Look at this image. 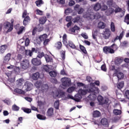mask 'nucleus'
Wrapping results in <instances>:
<instances>
[{
    "label": "nucleus",
    "instance_id": "f257e3e1",
    "mask_svg": "<svg viewBox=\"0 0 129 129\" xmlns=\"http://www.w3.org/2000/svg\"><path fill=\"white\" fill-rule=\"evenodd\" d=\"M118 49V46L115 43H113L111 46H104L103 48V51L105 54H114V53Z\"/></svg>",
    "mask_w": 129,
    "mask_h": 129
},
{
    "label": "nucleus",
    "instance_id": "f03ea898",
    "mask_svg": "<svg viewBox=\"0 0 129 129\" xmlns=\"http://www.w3.org/2000/svg\"><path fill=\"white\" fill-rule=\"evenodd\" d=\"M100 82L99 81H95L94 83H90V87L88 89V92H95V93H99V89L95 87V85L97 86H99Z\"/></svg>",
    "mask_w": 129,
    "mask_h": 129
},
{
    "label": "nucleus",
    "instance_id": "7ed1b4c3",
    "mask_svg": "<svg viewBox=\"0 0 129 129\" xmlns=\"http://www.w3.org/2000/svg\"><path fill=\"white\" fill-rule=\"evenodd\" d=\"M28 12H27V10H24L23 14H22V18L24 19L23 20V25L24 26H26L30 23V17L27 15Z\"/></svg>",
    "mask_w": 129,
    "mask_h": 129
},
{
    "label": "nucleus",
    "instance_id": "20e7f679",
    "mask_svg": "<svg viewBox=\"0 0 129 129\" xmlns=\"http://www.w3.org/2000/svg\"><path fill=\"white\" fill-rule=\"evenodd\" d=\"M62 86L64 87H69L71 85V79L68 78H62L61 79Z\"/></svg>",
    "mask_w": 129,
    "mask_h": 129
},
{
    "label": "nucleus",
    "instance_id": "39448f33",
    "mask_svg": "<svg viewBox=\"0 0 129 129\" xmlns=\"http://www.w3.org/2000/svg\"><path fill=\"white\" fill-rule=\"evenodd\" d=\"M20 65L22 69H23V70H26L29 68V66H30V62L28 59H24L20 63Z\"/></svg>",
    "mask_w": 129,
    "mask_h": 129
},
{
    "label": "nucleus",
    "instance_id": "423d86ee",
    "mask_svg": "<svg viewBox=\"0 0 129 129\" xmlns=\"http://www.w3.org/2000/svg\"><path fill=\"white\" fill-rule=\"evenodd\" d=\"M103 37L105 40L109 39V37L111 35V31L108 28H105L103 33H102Z\"/></svg>",
    "mask_w": 129,
    "mask_h": 129
},
{
    "label": "nucleus",
    "instance_id": "0eeeda50",
    "mask_svg": "<svg viewBox=\"0 0 129 129\" xmlns=\"http://www.w3.org/2000/svg\"><path fill=\"white\" fill-rule=\"evenodd\" d=\"M114 75L117 77L118 80L123 79V73L119 72L117 70H115Z\"/></svg>",
    "mask_w": 129,
    "mask_h": 129
},
{
    "label": "nucleus",
    "instance_id": "6e6552de",
    "mask_svg": "<svg viewBox=\"0 0 129 129\" xmlns=\"http://www.w3.org/2000/svg\"><path fill=\"white\" fill-rule=\"evenodd\" d=\"M31 63L34 66H40L42 64L41 59H38L37 58H33L31 60Z\"/></svg>",
    "mask_w": 129,
    "mask_h": 129
},
{
    "label": "nucleus",
    "instance_id": "1a4fd4ad",
    "mask_svg": "<svg viewBox=\"0 0 129 129\" xmlns=\"http://www.w3.org/2000/svg\"><path fill=\"white\" fill-rule=\"evenodd\" d=\"M11 56H12V53H7V55H6L4 57L3 64H8L9 61L11 60Z\"/></svg>",
    "mask_w": 129,
    "mask_h": 129
},
{
    "label": "nucleus",
    "instance_id": "9d476101",
    "mask_svg": "<svg viewBox=\"0 0 129 129\" xmlns=\"http://www.w3.org/2000/svg\"><path fill=\"white\" fill-rule=\"evenodd\" d=\"M33 52H35V53H37L38 50H36V48H32L31 50H26L25 54L27 56H30V57L32 56L33 55Z\"/></svg>",
    "mask_w": 129,
    "mask_h": 129
},
{
    "label": "nucleus",
    "instance_id": "9b49d317",
    "mask_svg": "<svg viewBox=\"0 0 129 129\" xmlns=\"http://www.w3.org/2000/svg\"><path fill=\"white\" fill-rule=\"evenodd\" d=\"M32 87H33V84L31 82L27 81L25 83V88H26V91L32 90Z\"/></svg>",
    "mask_w": 129,
    "mask_h": 129
},
{
    "label": "nucleus",
    "instance_id": "f8f14e48",
    "mask_svg": "<svg viewBox=\"0 0 129 129\" xmlns=\"http://www.w3.org/2000/svg\"><path fill=\"white\" fill-rule=\"evenodd\" d=\"M89 93H91L88 96V98L90 99V100H95L96 99V94L98 93H95L94 92H88Z\"/></svg>",
    "mask_w": 129,
    "mask_h": 129
},
{
    "label": "nucleus",
    "instance_id": "ddd939ff",
    "mask_svg": "<svg viewBox=\"0 0 129 129\" xmlns=\"http://www.w3.org/2000/svg\"><path fill=\"white\" fill-rule=\"evenodd\" d=\"M101 123L102 125H104L105 127H108L109 126V123H108V120L106 118H103L101 120Z\"/></svg>",
    "mask_w": 129,
    "mask_h": 129
},
{
    "label": "nucleus",
    "instance_id": "4468645a",
    "mask_svg": "<svg viewBox=\"0 0 129 129\" xmlns=\"http://www.w3.org/2000/svg\"><path fill=\"white\" fill-rule=\"evenodd\" d=\"M101 4H100L99 3H96L93 7L94 11H95V12H98L99 10H101Z\"/></svg>",
    "mask_w": 129,
    "mask_h": 129
},
{
    "label": "nucleus",
    "instance_id": "2eb2a0df",
    "mask_svg": "<svg viewBox=\"0 0 129 129\" xmlns=\"http://www.w3.org/2000/svg\"><path fill=\"white\" fill-rule=\"evenodd\" d=\"M44 58L47 63H51L53 62V58L48 54H45Z\"/></svg>",
    "mask_w": 129,
    "mask_h": 129
},
{
    "label": "nucleus",
    "instance_id": "dca6fc26",
    "mask_svg": "<svg viewBox=\"0 0 129 129\" xmlns=\"http://www.w3.org/2000/svg\"><path fill=\"white\" fill-rule=\"evenodd\" d=\"M11 22L10 23V26L6 31L7 34H8V33L12 32L13 30H14V20L12 19Z\"/></svg>",
    "mask_w": 129,
    "mask_h": 129
},
{
    "label": "nucleus",
    "instance_id": "f3484780",
    "mask_svg": "<svg viewBox=\"0 0 129 129\" xmlns=\"http://www.w3.org/2000/svg\"><path fill=\"white\" fill-rule=\"evenodd\" d=\"M80 28L77 26V25H75L74 27L70 28L69 32H71V33H75L76 31H79Z\"/></svg>",
    "mask_w": 129,
    "mask_h": 129
},
{
    "label": "nucleus",
    "instance_id": "a211bd4d",
    "mask_svg": "<svg viewBox=\"0 0 129 129\" xmlns=\"http://www.w3.org/2000/svg\"><path fill=\"white\" fill-rule=\"evenodd\" d=\"M82 98V96L79 94V93H78L75 96V101L76 102H79L80 100H81V99Z\"/></svg>",
    "mask_w": 129,
    "mask_h": 129
},
{
    "label": "nucleus",
    "instance_id": "6ab92c4d",
    "mask_svg": "<svg viewBox=\"0 0 129 129\" xmlns=\"http://www.w3.org/2000/svg\"><path fill=\"white\" fill-rule=\"evenodd\" d=\"M87 92H88V89L83 90L82 89H80L78 91V93L81 95L82 96H83V95H86Z\"/></svg>",
    "mask_w": 129,
    "mask_h": 129
},
{
    "label": "nucleus",
    "instance_id": "aec40b11",
    "mask_svg": "<svg viewBox=\"0 0 129 129\" xmlns=\"http://www.w3.org/2000/svg\"><path fill=\"white\" fill-rule=\"evenodd\" d=\"M47 38H48V35H47L46 34H44L39 37V40H40V42H44V40L47 39Z\"/></svg>",
    "mask_w": 129,
    "mask_h": 129
},
{
    "label": "nucleus",
    "instance_id": "412c9836",
    "mask_svg": "<svg viewBox=\"0 0 129 129\" xmlns=\"http://www.w3.org/2000/svg\"><path fill=\"white\" fill-rule=\"evenodd\" d=\"M8 47V46L6 44H4L0 46V54H3V53H5V51L6 50H7V48Z\"/></svg>",
    "mask_w": 129,
    "mask_h": 129
},
{
    "label": "nucleus",
    "instance_id": "4be33fe9",
    "mask_svg": "<svg viewBox=\"0 0 129 129\" xmlns=\"http://www.w3.org/2000/svg\"><path fill=\"white\" fill-rule=\"evenodd\" d=\"M47 21V17L43 16L39 19V23L41 25H44Z\"/></svg>",
    "mask_w": 129,
    "mask_h": 129
},
{
    "label": "nucleus",
    "instance_id": "5701e85b",
    "mask_svg": "<svg viewBox=\"0 0 129 129\" xmlns=\"http://www.w3.org/2000/svg\"><path fill=\"white\" fill-rule=\"evenodd\" d=\"M54 115V109L53 108H49L47 110V116H52Z\"/></svg>",
    "mask_w": 129,
    "mask_h": 129
},
{
    "label": "nucleus",
    "instance_id": "b1692460",
    "mask_svg": "<svg viewBox=\"0 0 129 129\" xmlns=\"http://www.w3.org/2000/svg\"><path fill=\"white\" fill-rule=\"evenodd\" d=\"M32 77L33 80H38L40 77V73H39V72H36L33 74Z\"/></svg>",
    "mask_w": 129,
    "mask_h": 129
},
{
    "label": "nucleus",
    "instance_id": "393cba45",
    "mask_svg": "<svg viewBox=\"0 0 129 129\" xmlns=\"http://www.w3.org/2000/svg\"><path fill=\"white\" fill-rule=\"evenodd\" d=\"M100 115H101L100 112H99L98 110L94 111L93 112V117H99Z\"/></svg>",
    "mask_w": 129,
    "mask_h": 129
},
{
    "label": "nucleus",
    "instance_id": "a878e982",
    "mask_svg": "<svg viewBox=\"0 0 129 129\" xmlns=\"http://www.w3.org/2000/svg\"><path fill=\"white\" fill-rule=\"evenodd\" d=\"M80 49L81 50L82 52L84 53V54H86V55H88V53H87V51H86V49L85 48V47L84 46L80 44Z\"/></svg>",
    "mask_w": 129,
    "mask_h": 129
},
{
    "label": "nucleus",
    "instance_id": "bb28decb",
    "mask_svg": "<svg viewBox=\"0 0 129 129\" xmlns=\"http://www.w3.org/2000/svg\"><path fill=\"white\" fill-rule=\"evenodd\" d=\"M69 46H70V47L72 48V49H75L76 50H78V48H77L76 46H75V44H74V43L71 41H69Z\"/></svg>",
    "mask_w": 129,
    "mask_h": 129
},
{
    "label": "nucleus",
    "instance_id": "cd10ccee",
    "mask_svg": "<svg viewBox=\"0 0 129 129\" xmlns=\"http://www.w3.org/2000/svg\"><path fill=\"white\" fill-rule=\"evenodd\" d=\"M87 18H89L90 20H94L95 19L94 13L92 12L89 13L87 14Z\"/></svg>",
    "mask_w": 129,
    "mask_h": 129
},
{
    "label": "nucleus",
    "instance_id": "c85d7f7f",
    "mask_svg": "<svg viewBox=\"0 0 129 129\" xmlns=\"http://www.w3.org/2000/svg\"><path fill=\"white\" fill-rule=\"evenodd\" d=\"M113 113H114L115 115H120L121 114V110L114 109L113 110Z\"/></svg>",
    "mask_w": 129,
    "mask_h": 129
},
{
    "label": "nucleus",
    "instance_id": "c756f323",
    "mask_svg": "<svg viewBox=\"0 0 129 129\" xmlns=\"http://www.w3.org/2000/svg\"><path fill=\"white\" fill-rule=\"evenodd\" d=\"M4 29H9L11 27V23L6 21L3 24Z\"/></svg>",
    "mask_w": 129,
    "mask_h": 129
},
{
    "label": "nucleus",
    "instance_id": "7c9ffc66",
    "mask_svg": "<svg viewBox=\"0 0 129 129\" xmlns=\"http://www.w3.org/2000/svg\"><path fill=\"white\" fill-rule=\"evenodd\" d=\"M98 28L99 29H104L105 28V24L102 22H100L98 24Z\"/></svg>",
    "mask_w": 129,
    "mask_h": 129
},
{
    "label": "nucleus",
    "instance_id": "2f4dec72",
    "mask_svg": "<svg viewBox=\"0 0 129 129\" xmlns=\"http://www.w3.org/2000/svg\"><path fill=\"white\" fill-rule=\"evenodd\" d=\"M14 92L18 93V94H25V92L20 89H15L14 90Z\"/></svg>",
    "mask_w": 129,
    "mask_h": 129
},
{
    "label": "nucleus",
    "instance_id": "473e14b6",
    "mask_svg": "<svg viewBox=\"0 0 129 129\" xmlns=\"http://www.w3.org/2000/svg\"><path fill=\"white\" fill-rule=\"evenodd\" d=\"M21 109L24 111V112H25V113H31L32 112L31 109L28 108L22 107Z\"/></svg>",
    "mask_w": 129,
    "mask_h": 129
},
{
    "label": "nucleus",
    "instance_id": "72a5a7b5",
    "mask_svg": "<svg viewBox=\"0 0 129 129\" xmlns=\"http://www.w3.org/2000/svg\"><path fill=\"white\" fill-rule=\"evenodd\" d=\"M59 102L60 101H59V100H57L54 102V107L55 109H59V105H60Z\"/></svg>",
    "mask_w": 129,
    "mask_h": 129
},
{
    "label": "nucleus",
    "instance_id": "f704fd0d",
    "mask_svg": "<svg viewBox=\"0 0 129 129\" xmlns=\"http://www.w3.org/2000/svg\"><path fill=\"white\" fill-rule=\"evenodd\" d=\"M124 22L126 23L127 25H129V14H127L124 18Z\"/></svg>",
    "mask_w": 129,
    "mask_h": 129
},
{
    "label": "nucleus",
    "instance_id": "c9c22d12",
    "mask_svg": "<svg viewBox=\"0 0 129 129\" xmlns=\"http://www.w3.org/2000/svg\"><path fill=\"white\" fill-rule=\"evenodd\" d=\"M110 29L111 32H112L113 33H114V32H115V25H114V23L112 22H111Z\"/></svg>",
    "mask_w": 129,
    "mask_h": 129
},
{
    "label": "nucleus",
    "instance_id": "e433bc0d",
    "mask_svg": "<svg viewBox=\"0 0 129 129\" xmlns=\"http://www.w3.org/2000/svg\"><path fill=\"white\" fill-rule=\"evenodd\" d=\"M12 110H13V111H19V110H20V107L14 104L12 106Z\"/></svg>",
    "mask_w": 129,
    "mask_h": 129
},
{
    "label": "nucleus",
    "instance_id": "4c0bfd02",
    "mask_svg": "<svg viewBox=\"0 0 129 129\" xmlns=\"http://www.w3.org/2000/svg\"><path fill=\"white\" fill-rule=\"evenodd\" d=\"M75 89H76V88L74 86H72L70 88H69L67 91V92H68L69 93H71V92H73V91H74V90H75Z\"/></svg>",
    "mask_w": 129,
    "mask_h": 129
},
{
    "label": "nucleus",
    "instance_id": "58836bf2",
    "mask_svg": "<svg viewBox=\"0 0 129 129\" xmlns=\"http://www.w3.org/2000/svg\"><path fill=\"white\" fill-rule=\"evenodd\" d=\"M37 117L38 119H40V120H45V119H46V116L40 114L37 115Z\"/></svg>",
    "mask_w": 129,
    "mask_h": 129
},
{
    "label": "nucleus",
    "instance_id": "ea45409f",
    "mask_svg": "<svg viewBox=\"0 0 129 129\" xmlns=\"http://www.w3.org/2000/svg\"><path fill=\"white\" fill-rule=\"evenodd\" d=\"M124 85V83L123 81H122L118 83V84L117 86V87L118 89H121L122 88H123Z\"/></svg>",
    "mask_w": 129,
    "mask_h": 129
},
{
    "label": "nucleus",
    "instance_id": "a19ab883",
    "mask_svg": "<svg viewBox=\"0 0 129 129\" xmlns=\"http://www.w3.org/2000/svg\"><path fill=\"white\" fill-rule=\"evenodd\" d=\"M49 75L51 77H56L57 76V72L54 71H51L49 72Z\"/></svg>",
    "mask_w": 129,
    "mask_h": 129
},
{
    "label": "nucleus",
    "instance_id": "79ce46f5",
    "mask_svg": "<svg viewBox=\"0 0 129 129\" xmlns=\"http://www.w3.org/2000/svg\"><path fill=\"white\" fill-rule=\"evenodd\" d=\"M65 95V93L64 92H58L56 95V97H58V98H61L63 97Z\"/></svg>",
    "mask_w": 129,
    "mask_h": 129
},
{
    "label": "nucleus",
    "instance_id": "37998d69",
    "mask_svg": "<svg viewBox=\"0 0 129 129\" xmlns=\"http://www.w3.org/2000/svg\"><path fill=\"white\" fill-rule=\"evenodd\" d=\"M43 57H45V54L43 52H38V55H37V57L39 58V59H41L43 58Z\"/></svg>",
    "mask_w": 129,
    "mask_h": 129
},
{
    "label": "nucleus",
    "instance_id": "c03bdc74",
    "mask_svg": "<svg viewBox=\"0 0 129 129\" xmlns=\"http://www.w3.org/2000/svg\"><path fill=\"white\" fill-rule=\"evenodd\" d=\"M80 19V16H77L73 19V22H74V23H79Z\"/></svg>",
    "mask_w": 129,
    "mask_h": 129
},
{
    "label": "nucleus",
    "instance_id": "a18cd8bd",
    "mask_svg": "<svg viewBox=\"0 0 129 129\" xmlns=\"http://www.w3.org/2000/svg\"><path fill=\"white\" fill-rule=\"evenodd\" d=\"M41 89H42L43 91H45V90H47L49 89V86L48 84H43L41 86Z\"/></svg>",
    "mask_w": 129,
    "mask_h": 129
},
{
    "label": "nucleus",
    "instance_id": "49530a36",
    "mask_svg": "<svg viewBox=\"0 0 129 129\" xmlns=\"http://www.w3.org/2000/svg\"><path fill=\"white\" fill-rule=\"evenodd\" d=\"M122 62V59L121 58H117L115 60V65H119L120 63Z\"/></svg>",
    "mask_w": 129,
    "mask_h": 129
},
{
    "label": "nucleus",
    "instance_id": "de8ad7c7",
    "mask_svg": "<svg viewBox=\"0 0 129 129\" xmlns=\"http://www.w3.org/2000/svg\"><path fill=\"white\" fill-rule=\"evenodd\" d=\"M35 4L37 7H39L40 5H43V4H44V2H43V0H38L35 2Z\"/></svg>",
    "mask_w": 129,
    "mask_h": 129
},
{
    "label": "nucleus",
    "instance_id": "09e8293b",
    "mask_svg": "<svg viewBox=\"0 0 129 129\" xmlns=\"http://www.w3.org/2000/svg\"><path fill=\"white\" fill-rule=\"evenodd\" d=\"M71 13H72V10L71 8H68L64 11L65 15H69Z\"/></svg>",
    "mask_w": 129,
    "mask_h": 129
},
{
    "label": "nucleus",
    "instance_id": "8fccbe9b",
    "mask_svg": "<svg viewBox=\"0 0 129 129\" xmlns=\"http://www.w3.org/2000/svg\"><path fill=\"white\" fill-rule=\"evenodd\" d=\"M66 52L65 51H63L61 53H60V56L61 58H62V60H65L66 58Z\"/></svg>",
    "mask_w": 129,
    "mask_h": 129
},
{
    "label": "nucleus",
    "instance_id": "3c124183",
    "mask_svg": "<svg viewBox=\"0 0 129 129\" xmlns=\"http://www.w3.org/2000/svg\"><path fill=\"white\" fill-rule=\"evenodd\" d=\"M3 102L7 104V105H10L11 103H12V101H11V100L10 99H8V100L5 99L4 100H3Z\"/></svg>",
    "mask_w": 129,
    "mask_h": 129
},
{
    "label": "nucleus",
    "instance_id": "603ef678",
    "mask_svg": "<svg viewBox=\"0 0 129 129\" xmlns=\"http://www.w3.org/2000/svg\"><path fill=\"white\" fill-rule=\"evenodd\" d=\"M113 4V1L112 0L108 1L107 2V5L109 7V8H111V7H112Z\"/></svg>",
    "mask_w": 129,
    "mask_h": 129
},
{
    "label": "nucleus",
    "instance_id": "864d4df0",
    "mask_svg": "<svg viewBox=\"0 0 129 129\" xmlns=\"http://www.w3.org/2000/svg\"><path fill=\"white\" fill-rule=\"evenodd\" d=\"M77 85L78 87H85V84H83L81 82H78Z\"/></svg>",
    "mask_w": 129,
    "mask_h": 129
},
{
    "label": "nucleus",
    "instance_id": "5fc2aeb1",
    "mask_svg": "<svg viewBox=\"0 0 129 129\" xmlns=\"http://www.w3.org/2000/svg\"><path fill=\"white\" fill-rule=\"evenodd\" d=\"M29 44H30V39H29V38L27 37L25 41V46L28 47V46H29Z\"/></svg>",
    "mask_w": 129,
    "mask_h": 129
},
{
    "label": "nucleus",
    "instance_id": "6e6d98bb",
    "mask_svg": "<svg viewBox=\"0 0 129 129\" xmlns=\"http://www.w3.org/2000/svg\"><path fill=\"white\" fill-rule=\"evenodd\" d=\"M101 18V15H100V13L97 12L95 14V19H100Z\"/></svg>",
    "mask_w": 129,
    "mask_h": 129
},
{
    "label": "nucleus",
    "instance_id": "4d7b16f0",
    "mask_svg": "<svg viewBox=\"0 0 129 129\" xmlns=\"http://www.w3.org/2000/svg\"><path fill=\"white\" fill-rule=\"evenodd\" d=\"M51 82L53 84H57L58 83V81H57V79L55 78H52L51 79Z\"/></svg>",
    "mask_w": 129,
    "mask_h": 129
},
{
    "label": "nucleus",
    "instance_id": "13d9d810",
    "mask_svg": "<svg viewBox=\"0 0 129 129\" xmlns=\"http://www.w3.org/2000/svg\"><path fill=\"white\" fill-rule=\"evenodd\" d=\"M74 5H75V2L73 0H70L69 6H70V7H73Z\"/></svg>",
    "mask_w": 129,
    "mask_h": 129
},
{
    "label": "nucleus",
    "instance_id": "bf43d9fd",
    "mask_svg": "<svg viewBox=\"0 0 129 129\" xmlns=\"http://www.w3.org/2000/svg\"><path fill=\"white\" fill-rule=\"evenodd\" d=\"M49 42H50V39H46L43 41V45L44 46H47L48 44H49Z\"/></svg>",
    "mask_w": 129,
    "mask_h": 129
},
{
    "label": "nucleus",
    "instance_id": "052dcab7",
    "mask_svg": "<svg viewBox=\"0 0 129 129\" xmlns=\"http://www.w3.org/2000/svg\"><path fill=\"white\" fill-rule=\"evenodd\" d=\"M122 11V9L119 7H117L115 9V14H117V13H120V12H121Z\"/></svg>",
    "mask_w": 129,
    "mask_h": 129
},
{
    "label": "nucleus",
    "instance_id": "680f3d73",
    "mask_svg": "<svg viewBox=\"0 0 129 129\" xmlns=\"http://www.w3.org/2000/svg\"><path fill=\"white\" fill-rule=\"evenodd\" d=\"M56 48L59 50L61 48H62V43L60 41L57 42V45L56 46Z\"/></svg>",
    "mask_w": 129,
    "mask_h": 129
},
{
    "label": "nucleus",
    "instance_id": "e2e57ef3",
    "mask_svg": "<svg viewBox=\"0 0 129 129\" xmlns=\"http://www.w3.org/2000/svg\"><path fill=\"white\" fill-rule=\"evenodd\" d=\"M107 9H108L107 6L103 5L102 8H101V11H102V12H104V11H106Z\"/></svg>",
    "mask_w": 129,
    "mask_h": 129
},
{
    "label": "nucleus",
    "instance_id": "0e129e2a",
    "mask_svg": "<svg viewBox=\"0 0 129 129\" xmlns=\"http://www.w3.org/2000/svg\"><path fill=\"white\" fill-rule=\"evenodd\" d=\"M36 15H40V16H42L43 15V11L39 9L36 10Z\"/></svg>",
    "mask_w": 129,
    "mask_h": 129
},
{
    "label": "nucleus",
    "instance_id": "69168bd1",
    "mask_svg": "<svg viewBox=\"0 0 129 129\" xmlns=\"http://www.w3.org/2000/svg\"><path fill=\"white\" fill-rule=\"evenodd\" d=\"M101 69L102 70V71H104V72H106V67L105 66V64H102L101 67Z\"/></svg>",
    "mask_w": 129,
    "mask_h": 129
},
{
    "label": "nucleus",
    "instance_id": "338daca9",
    "mask_svg": "<svg viewBox=\"0 0 129 129\" xmlns=\"http://www.w3.org/2000/svg\"><path fill=\"white\" fill-rule=\"evenodd\" d=\"M78 14L79 15H81V14H83V8H80L78 9Z\"/></svg>",
    "mask_w": 129,
    "mask_h": 129
},
{
    "label": "nucleus",
    "instance_id": "774afa93",
    "mask_svg": "<svg viewBox=\"0 0 129 129\" xmlns=\"http://www.w3.org/2000/svg\"><path fill=\"white\" fill-rule=\"evenodd\" d=\"M125 96L127 98V99H129V90H128L125 91Z\"/></svg>",
    "mask_w": 129,
    "mask_h": 129
}]
</instances>
